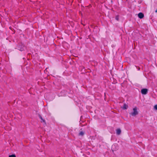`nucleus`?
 Here are the masks:
<instances>
[{
  "instance_id": "obj_5",
  "label": "nucleus",
  "mask_w": 157,
  "mask_h": 157,
  "mask_svg": "<svg viewBox=\"0 0 157 157\" xmlns=\"http://www.w3.org/2000/svg\"><path fill=\"white\" fill-rule=\"evenodd\" d=\"M138 17L140 19H142L144 17V15L142 13H140L138 14Z\"/></svg>"
},
{
  "instance_id": "obj_13",
  "label": "nucleus",
  "mask_w": 157,
  "mask_h": 157,
  "mask_svg": "<svg viewBox=\"0 0 157 157\" xmlns=\"http://www.w3.org/2000/svg\"><path fill=\"white\" fill-rule=\"evenodd\" d=\"M157 12V9L155 10V12Z\"/></svg>"
},
{
  "instance_id": "obj_6",
  "label": "nucleus",
  "mask_w": 157,
  "mask_h": 157,
  "mask_svg": "<svg viewBox=\"0 0 157 157\" xmlns=\"http://www.w3.org/2000/svg\"><path fill=\"white\" fill-rule=\"evenodd\" d=\"M117 147V148H116V149H117L118 148L117 145L116 144H113L112 146V150H114V147Z\"/></svg>"
},
{
  "instance_id": "obj_7",
  "label": "nucleus",
  "mask_w": 157,
  "mask_h": 157,
  "mask_svg": "<svg viewBox=\"0 0 157 157\" xmlns=\"http://www.w3.org/2000/svg\"><path fill=\"white\" fill-rule=\"evenodd\" d=\"M121 132V130L119 128L116 130V133L117 135H119L120 134Z\"/></svg>"
},
{
  "instance_id": "obj_11",
  "label": "nucleus",
  "mask_w": 157,
  "mask_h": 157,
  "mask_svg": "<svg viewBox=\"0 0 157 157\" xmlns=\"http://www.w3.org/2000/svg\"><path fill=\"white\" fill-rule=\"evenodd\" d=\"M39 117H40V119H41L42 122L43 121L44 122H45L44 120L42 118V117L41 116H40Z\"/></svg>"
},
{
  "instance_id": "obj_12",
  "label": "nucleus",
  "mask_w": 157,
  "mask_h": 157,
  "mask_svg": "<svg viewBox=\"0 0 157 157\" xmlns=\"http://www.w3.org/2000/svg\"><path fill=\"white\" fill-rule=\"evenodd\" d=\"M155 109L157 110V105H155L154 106Z\"/></svg>"
},
{
  "instance_id": "obj_8",
  "label": "nucleus",
  "mask_w": 157,
  "mask_h": 157,
  "mask_svg": "<svg viewBox=\"0 0 157 157\" xmlns=\"http://www.w3.org/2000/svg\"><path fill=\"white\" fill-rule=\"evenodd\" d=\"M84 134V132L83 131H81L79 133V135L82 136Z\"/></svg>"
},
{
  "instance_id": "obj_2",
  "label": "nucleus",
  "mask_w": 157,
  "mask_h": 157,
  "mask_svg": "<svg viewBox=\"0 0 157 157\" xmlns=\"http://www.w3.org/2000/svg\"><path fill=\"white\" fill-rule=\"evenodd\" d=\"M18 48V49L21 51H24L26 48L23 45H19Z\"/></svg>"
},
{
  "instance_id": "obj_3",
  "label": "nucleus",
  "mask_w": 157,
  "mask_h": 157,
  "mask_svg": "<svg viewBox=\"0 0 157 157\" xmlns=\"http://www.w3.org/2000/svg\"><path fill=\"white\" fill-rule=\"evenodd\" d=\"M141 92L142 94H146L147 92V89H143L141 90Z\"/></svg>"
},
{
  "instance_id": "obj_9",
  "label": "nucleus",
  "mask_w": 157,
  "mask_h": 157,
  "mask_svg": "<svg viewBox=\"0 0 157 157\" xmlns=\"http://www.w3.org/2000/svg\"><path fill=\"white\" fill-rule=\"evenodd\" d=\"M115 19L117 21H118L119 20V16L117 15L115 17Z\"/></svg>"
},
{
  "instance_id": "obj_1",
  "label": "nucleus",
  "mask_w": 157,
  "mask_h": 157,
  "mask_svg": "<svg viewBox=\"0 0 157 157\" xmlns=\"http://www.w3.org/2000/svg\"><path fill=\"white\" fill-rule=\"evenodd\" d=\"M133 112L130 113V115L134 117L138 114V113L137 111L136 107H135L133 109Z\"/></svg>"
},
{
  "instance_id": "obj_4",
  "label": "nucleus",
  "mask_w": 157,
  "mask_h": 157,
  "mask_svg": "<svg viewBox=\"0 0 157 157\" xmlns=\"http://www.w3.org/2000/svg\"><path fill=\"white\" fill-rule=\"evenodd\" d=\"M128 105L125 103H124L123 106L121 107L122 108L124 109H128Z\"/></svg>"
},
{
  "instance_id": "obj_10",
  "label": "nucleus",
  "mask_w": 157,
  "mask_h": 157,
  "mask_svg": "<svg viewBox=\"0 0 157 157\" xmlns=\"http://www.w3.org/2000/svg\"><path fill=\"white\" fill-rule=\"evenodd\" d=\"M9 157H16V156L14 154L11 155L9 156Z\"/></svg>"
}]
</instances>
